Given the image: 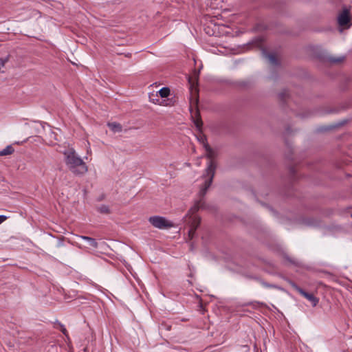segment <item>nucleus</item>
I'll return each instance as SVG.
<instances>
[{"mask_svg":"<svg viewBox=\"0 0 352 352\" xmlns=\"http://www.w3.org/2000/svg\"><path fill=\"white\" fill-rule=\"evenodd\" d=\"M7 219L6 216L0 215V224L2 223Z\"/></svg>","mask_w":352,"mask_h":352,"instance_id":"6ab92c4d","label":"nucleus"},{"mask_svg":"<svg viewBox=\"0 0 352 352\" xmlns=\"http://www.w3.org/2000/svg\"><path fill=\"white\" fill-rule=\"evenodd\" d=\"M98 212H99L101 214H109L110 213V209L108 206L107 205H101L97 208Z\"/></svg>","mask_w":352,"mask_h":352,"instance_id":"4468645a","label":"nucleus"},{"mask_svg":"<svg viewBox=\"0 0 352 352\" xmlns=\"http://www.w3.org/2000/svg\"><path fill=\"white\" fill-rule=\"evenodd\" d=\"M289 94L287 90L284 89L278 94V98L280 101L283 102H286L287 100L289 98Z\"/></svg>","mask_w":352,"mask_h":352,"instance_id":"ddd939ff","label":"nucleus"},{"mask_svg":"<svg viewBox=\"0 0 352 352\" xmlns=\"http://www.w3.org/2000/svg\"><path fill=\"white\" fill-rule=\"evenodd\" d=\"M63 245V243L60 241V242H59V243H58V246H60V245Z\"/></svg>","mask_w":352,"mask_h":352,"instance_id":"b1692460","label":"nucleus"},{"mask_svg":"<svg viewBox=\"0 0 352 352\" xmlns=\"http://www.w3.org/2000/svg\"><path fill=\"white\" fill-rule=\"evenodd\" d=\"M1 65H2V66H3V65H4V64H5V63L7 61V59H5V60H3L1 59Z\"/></svg>","mask_w":352,"mask_h":352,"instance_id":"aec40b11","label":"nucleus"},{"mask_svg":"<svg viewBox=\"0 0 352 352\" xmlns=\"http://www.w3.org/2000/svg\"><path fill=\"white\" fill-rule=\"evenodd\" d=\"M188 80H189V82H190V83H192V84H193V83H194V82H191V80H192V78H189Z\"/></svg>","mask_w":352,"mask_h":352,"instance_id":"5701e85b","label":"nucleus"},{"mask_svg":"<svg viewBox=\"0 0 352 352\" xmlns=\"http://www.w3.org/2000/svg\"><path fill=\"white\" fill-rule=\"evenodd\" d=\"M14 149L12 145H8L3 150L0 151V156L11 155L14 153Z\"/></svg>","mask_w":352,"mask_h":352,"instance_id":"f8f14e48","label":"nucleus"},{"mask_svg":"<svg viewBox=\"0 0 352 352\" xmlns=\"http://www.w3.org/2000/svg\"><path fill=\"white\" fill-rule=\"evenodd\" d=\"M292 287L298 292L300 294H301L303 297L307 298L309 301H310L312 304L313 307H316L318 303V298H317L313 294L308 293L298 286L294 282L289 281V282Z\"/></svg>","mask_w":352,"mask_h":352,"instance_id":"39448f33","label":"nucleus"},{"mask_svg":"<svg viewBox=\"0 0 352 352\" xmlns=\"http://www.w3.org/2000/svg\"><path fill=\"white\" fill-rule=\"evenodd\" d=\"M284 258L291 264L298 265V262L296 259L289 257L287 254H284Z\"/></svg>","mask_w":352,"mask_h":352,"instance_id":"dca6fc26","label":"nucleus"},{"mask_svg":"<svg viewBox=\"0 0 352 352\" xmlns=\"http://www.w3.org/2000/svg\"><path fill=\"white\" fill-rule=\"evenodd\" d=\"M254 279L256 280L257 281H258L261 285L262 286H263L264 287H266V288H276V289H280V287L276 286V285H273V284H270V283H268L257 277H254Z\"/></svg>","mask_w":352,"mask_h":352,"instance_id":"9b49d317","label":"nucleus"},{"mask_svg":"<svg viewBox=\"0 0 352 352\" xmlns=\"http://www.w3.org/2000/svg\"><path fill=\"white\" fill-rule=\"evenodd\" d=\"M197 77H198V74L195 72V81H197Z\"/></svg>","mask_w":352,"mask_h":352,"instance_id":"412c9836","label":"nucleus"},{"mask_svg":"<svg viewBox=\"0 0 352 352\" xmlns=\"http://www.w3.org/2000/svg\"><path fill=\"white\" fill-rule=\"evenodd\" d=\"M203 206V203L200 200L197 202L188 211L187 216H188V219L187 220L188 223H190V228L188 231L189 236L192 239L196 233V230L199 227L201 219L200 218L195 214V213L199 210L200 208Z\"/></svg>","mask_w":352,"mask_h":352,"instance_id":"7ed1b4c3","label":"nucleus"},{"mask_svg":"<svg viewBox=\"0 0 352 352\" xmlns=\"http://www.w3.org/2000/svg\"><path fill=\"white\" fill-rule=\"evenodd\" d=\"M108 126L113 132H120L122 131V125L117 122L108 123Z\"/></svg>","mask_w":352,"mask_h":352,"instance_id":"9d476101","label":"nucleus"},{"mask_svg":"<svg viewBox=\"0 0 352 352\" xmlns=\"http://www.w3.org/2000/svg\"><path fill=\"white\" fill-rule=\"evenodd\" d=\"M204 146L206 151V157L210 160V161L206 169V173L204 175V176L206 177L204 185L199 191V196L201 197H204L208 189L210 186L216 170V164L213 160V159L216 157V153L210 148L208 144H206Z\"/></svg>","mask_w":352,"mask_h":352,"instance_id":"f03ea898","label":"nucleus"},{"mask_svg":"<svg viewBox=\"0 0 352 352\" xmlns=\"http://www.w3.org/2000/svg\"><path fill=\"white\" fill-rule=\"evenodd\" d=\"M58 325L59 326V329L60 330V331L65 336H68V333H67V331L66 329V328L65 327V326L63 324H62L61 323L58 322Z\"/></svg>","mask_w":352,"mask_h":352,"instance_id":"f3484780","label":"nucleus"},{"mask_svg":"<svg viewBox=\"0 0 352 352\" xmlns=\"http://www.w3.org/2000/svg\"><path fill=\"white\" fill-rule=\"evenodd\" d=\"M327 59L329 62L333 64L340 63L345 59V56H329L327 57Z\"/></svg>","mask_w":352,"mask_h":352,"instance_id":"1a4fd4ad","label":"nucleus"},{"mask_svg":"<svg viewBox=\"0 0 352 352\" xmlns=\"http://www.w3.org/2000/svg\"><path fill=\"white\" fill-rule=\"evenodd\" d=\"M263 56H265V58L268 60L269 63L271 65H274V66L278 65V61L274 54L267 53L265 50L263 51Z\"/></svg>","mask_w":352,"mask_h":352,"instance_id":"0eeeda50","label":"nucleus"},{"mask_svg":"<svg viewBox=\"0 0 352 352\" xmlns=\"http://www.w3.org/2000/svg\"><path fill=\"white\" fill-rule=\"evenodd\" d=\"M63 155L66 166L74 175L82 176L87 172L88 167L87 164L74 148H70L65 150Z\"/></svg>","mask_w":352,"mask_h":352,"instance_id":"f257e3e1","label":"nucleus"},{"mask_svg":"<svg viewBox=\"0 0 352 352\" xmlns=\"http://www.w3.org/2000/svg\"><path fill=\"white\" fill-rule=\"evenodd\" d=\"M158 93L162 98H166L170 94V89L166 87H162Z\"/></svg>","mask_w":352,"mask_h":352,"instance_id":"2eb2a0df","label":"nucleus"},{"mask_svg":"<svg viewBox=\"0 0 352 352\" xmlns=\"http://www.w3.org/2000/svg\"><path fill=\"white\" fill-rule=\"evenodd\" d=\"M349 21V12L347 10H344L338 17V22L340 26L346 25Z\"/></svg>","mask_w":352,"mask_h":352,"instance_id":"423d86ee","label":"nucleus"},{"mask_svg":"<svg viewBox=\"0 0 352 352\" xmlns=\"http://www.w3.org/2000/svg\"><path fill=\"white\" fill-rule=\"evenodd\" d=\"M194 122L197 129H200L201 128L203 123L200 118L195 120Z\"/></svg>","mask_w":352,"mask_h":352,"instance_id":"a211bd4d","label":"nucleus"},{"mask_svg":"<svg viewBox=\"0 0 352 352\" xmlns=\"http://www.w3.org/2000/svg\"><path fill=\"white\" fill-rule=\"evenodd\" d=\"M80 238L87 241L89 246L94 248H98V243L95 239L87 236H80Z\"/></svg>","mask_w":352,"mask_h":352,"instance_id":"6e6552de","label":"nucleus"},{"mask_svg":"<svg viewBox=\"0 0 352 352\" xmlns=\"http://www.w3.org/2000/svg\"><path fill=\"white\" fill-rule=\"evenodd\" d=\"M149 222L158 229H167L173 226V223L168 221L166 218L160 216L151 217L148 219Z\"/></svg>","mask_w":352,"mask_h":352,"instance_id":"20e7f679","label":"nucleus"},{"mask_svg":"<svg viewBox=\"0 0 352 352\" xmlns=\"http://www.w3.org/2000/svg\"><path fill=\"white\" fill-rule=\"evenodd\" d=\"M291 172H292V175H295V172H294V170L293 168L291 170Z\"/></svg>","mask_w":352,"mask_h":352,"instance_id":"4be33fe9","label":"nucleus"}]
</instances>
